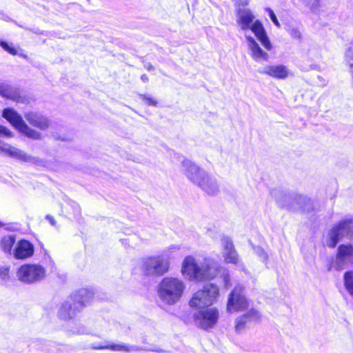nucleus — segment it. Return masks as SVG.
Segmentation results:
<instances>
[{
	"label": "nucleus",
	"instance_id": "f3484780",
	"mask_svg": "<svg viewBox=\"0 0 353 353\" xmlns=\"http://www.w3.org/2000/svg\"><path fill=\"white\" fill-rule=\"evenodd\" d=\"M221 245L223 246L222 254L225 262L239 265L240 263L239 255L231 239L228 237H223L221 239Z\"/></svg>",
	"mask_w": 353,
	"mask_h": 353
},
{
	"label": "nucleus",
	"instance_id": "39448f33",
	"mask_svg": "<svg viewBox=\"0 0 353 353\" xmlns=\"http://www.w3.org/2000/svg\"><path fill=\"white\" fill-rule=\"evenodd\" d=\"M93 297V292L88 289H81L68 298L61 305L59 316L63 320L72 319L80 309L88 304Z\"/></svg>",
	"mask_w": 353,
	"mask_h": 353
},
{
	"label": "nucleus",
	"instance_id": "412c9836",
	"mask_svg": "<svg viewBox=\"0 0 353 353\" xmlns=\"http://www.w3.org/2000/svg\"><path fill=\"white\" fill-rule=\"evenodd\" d=\"M28 123L41 130H46L50 126V121L43 115L34 112H29L24 114Z\"/></svg>",
	"mask_w": 353,
	"mask_h": 353
},
{
	"label": "nucleus",
	"instance_id": "5701e85b",
	"mask_svg": "<svg viewBox=\"0 0 353 353\" xmlns=\"http://www.w3.org/2000/svg\"><path fill=\"white\" fill-rule=\"evenodd\" d=\"M95 350H103V349H109L113 351H121V352H131L136 350L137 349L133 346H128L125 344L119 343V344H109L105 345H93L92 347Z\"/></svg>",
	"mask_w": 353,
	"mask_h": 353
},
{
	"label": "nucleus",
	"instance_id": "72a5a7b5",
	"mask_svg": "<svg viewBox=\"0 0 353 353\" xmlns=\"http://www.w3.org/2000/svg\"><path fill=\"white\" fill-rule=\"evenodd\" d=\"M46 219L50 222V223L52 225L56 226V221L53 216L48 214V215H46Z\"/></svg>",
	"mask_w": 353,
	"mask_h": 353
},
{
	"label": "nucleus",
	"instance_id": "bb28decb",
	"mask_svg": "<svg viewBox=\"0 0 353 353\" xmlns=\"http://www.w3.org/2000/svg\"><path fill=\"white\" fill-rule=\"evenodd\" d=\"M222 272V277H223V282H224V286L225 288H228L231 286V282H230V276H229V274L228 272V270H225L224 268L220 267L219 265H218V271H217V274H216V276Z\"/></svg>",
	"mask_w": 353,
	"mask_h": 353
},
{
	"label": "nucleus",
	"instance_id": "7ed1b4c3",
	"mask_svg": "<svg viewBox=\"0 0 353 353\" xmlns=\"http://www.w3.org/2000/svg\"><path fill=\"white\" fill-rule=\"evenodd\" d=\"M177 245H171L164 250L161 255L142 258L139 263V268L143 275L159 276L166 273L170 268V255L174 250H179Z\"/></svg>",
	"mask_w": 353,
	"mask_h": 353
},
{
	"label": "nucleus",
	"instance_id": "4c0bfd02",
	"mask_svg": "<svg viewBox=\"0 0 353 353\" xmlns=\"http://www.w3.org/2000/svg\"><path fill=\"white\" fill-rule=\"evenodd\" d=\"M248 3H249V0H243V1H242V3H243V5L246 6V5H248Z\"/></svg>",
	"mask_w": 353,
	"mask_h": 353
},
{
	"label": "nucleus",
	"instance_id": "b1692460",
	"mask_svg": "<svg viewBox=\"0 0 353 353\" xmlns=\"http://www.w3.org/2000/svg\"><path fill=\"white\" fill-rule=\"evenodd\" d=\"M14 242H15V236H14V235L5 236L1 239V247L5 252L10 254L12 252V246H13Z\"/></svg>",
	"mask_w": 353,
	"mask_h": 353
},
{
	"label": "nucleus",
	"instance_id": "f03ea898",
	"mask_svg": "<svg viewBox=\"0 0 353 353\" xmlns=\"http://www.w3.org/2000/svg\"><path fill=\"white\" fill-rule=\"evenodd\" d=\"M218 263L211 259H205L199 265L192 256H187L183 261L182 274L190 281H202L216 276Z\"/></svg>",
	"mask_w": 353,
	"mask_h": 353
},
{
	"label": "nucleus",
	"instance_id": "20e7f679",
	"mask_svg": "<svg viewBox=\"0 0 353 353\" xmlns=\"http://www.w3.org/2000/svg\"><path fill=\"white\" fill-rule=\"evenodd\" d=\"M185 290V284L181 279L164 277L158 285V296L160 300L168 305H172L180 301Z\"/></svg>",
	"mask_w": 353,
	"mask_h": 353
},
{
	"label": "nucleus",
	"instance_id": "ea45409f",
	"mask_svg": "<svg viewBox=\"0 0 353 353\" xmlns=\"http://www.w3.org/2000/svg\"><path fill=\"white\" fill-rule=\"evenodd\" d=\"M88 1H89L90 0H88Z\"/></svg>",
	"mask_w": 353,
	"mask_h": 353
},
{
	"label": "nucleus",
	"instance_id": "4be33fe9",
	"mask_svg": "<svg viewBox=\"0 0 353 353\" xmlns=\"http://www.w3.org/2000/svg\"><path fill=\"white\" fill-rule=\"evenodd\" d=\"M197 185L208 194L214 195L219 191L217 181L209 174H207Z\"/></svg>",
	"mask_w": 353,
	"mask_h": 353
},
{
	"label": "nucleus",
	"instance_id": "dca6fc26",
	"mask_svg": "<svg viewBox=\"0 0 353 353\" xmlns=\"http://www.w3.org/2000/svg\"><path fill=\"white\" fill-rule=\"evenodd\" d=\"M259 72L276 79H285L292 75L290 70L282 64L268 65L259 70Z\"/></svg>",
	"mask_w": 353,
	"mask_h": 353
},
{
	"label": "nucleus",
	"instance_id": "1a4fd4ad",
	"mask_svg": "<svg viewBox=\"0 0 353 353\" xmlns=\"http://www.w3.org/2000/svg\"><path fill=\"white\" fill-rule=\"evenodd\" d=\"M352 233V221L351 219L342 221L330 230L325 239V244L328 247L334 248L341 238Z\"/></svg>",
	"mask_w": 353,
	"mask_h": 353
},
{
	"label": "nucleus",
	"instance_id": "393cba45",
	"mask_svg": "<svg viewBox=\"0 0 353 353\" xmlns=\"http://www.w3.org/2000/svg\"><path fill=\"white\" fill-rule=\"evenodd\" d=\"M238 15L241 22H252L254 19V15L248 9H239Z\"/></svg>",
	"mask_w": 353,
	"mask_h": 353
},
{
	"label": "nucleus",
	"instance_id": "e433bc0d",
	"mask_svg": "<svg viewBox=\"0 0 353 353\" xmlns=\"http://www.w3.org/2000/svg\"><path fill=\"white\" fill-rule=\"evenodd\" d=\"M141 79L144 83H147V82H148V81H149V78H148V77L146 74H143V75H141Z\"/></svg>",
	"mask_w": 353,
	"mask_h": 353
},
{
	"label": "nucleus",
	"instance_id": "58836bf2",
	"mask_svg": "<svg viewBox=\"0 0 353 353\" xmlns=\"http://www.w3.org/2000/svg\"><path fill=\"white\" fill-rule=\"evenodd\" d=\"M276 24L277 25V26H278V27H279V26H280V23H276Z\"/></svg>",
	"mask_w": 353,
	"mask_h": 353
},
{
	"label": "nucleus",
	"instance_id": "6e6552de",
	"mask_svg": "<svg viewBox=\"0 0 353 353\" xmlns=\"http://www.w3.org/2000/svg\"><path fill=\"white\" fill-rule=\"evenodd\" d=\"M0 137H12V132L6 127L0 125ZM0 153H4L11 157L16 158L19 160L36 163L37 159L24 151L10 145L8 143H3L0 141Z\"/></svg>",
	"mask_w": 353,
	"mask_h": 353
},
{
	"label": "nucleus",
	"instance_id": "6ab92c4d",
	"mask_svg": "<svg viewBox=\"0 0 353 353\" xmlns=\"http://www.w3.org/2000/svg\"><path fill=\"white\" fill-rule=\"evenodd\" d=\"M0 95L17 103H24L26 101L19 89L5 82L0 83Z\"/></svg>",
	"mask_w": 353,
	"mask_h": 353
},
{
	"label": "nucleus",
	"instance_id": "9b49d317",
	"mask_svg": "<svg viewBox=\"0 0 353 353\" xmlns=\"http://www.w3.org/2000/svg\"><path fill=\"white\" fill-rule=\"evenodd\" d=\"M249 304L244 294V288L237 285L230 293L227 303V311L229 312L244 310Z\"/></svg>",
	"mask_w": 353,
	"mask_h": 353
},
{
	"label": "nucleus",
	"instance_id": "f8f14e48",
	"mask_svg": "<svg viewBox=\"0 0 353 353\" xmlns=\"http://www.w3.org/2000/svg\"><path fill=\"white\" fill-rule=\"evenodd\" d=\"M284 202H290V205H285L282 199H278L277 203L281 207H287L290 209L301 210L304 212H310L314 209V202L306 196L295 195L294 197L285 195Z\"/></svg>",
	"mask_w": 353,
	"mask_h": 353
},
{
	"label": "nucleus",
	"instance_id": "4468645a",
	"mask_svg": "<svg viewBox=\"0 0 353 353\" xmlns=\"http://www.w3.org/2000/svg\"><path fill=\"white\" fill-rule=\"evenodd\" d=\"M182 172L190 181L196 185H198L208 174L204 170L188 159L182 161Z\"/></svg>",
	"mask_w": 353,
	"mask_h": 353
},
{
	"label": "nucleus",
	"instance_id": "2eb2a0df",
	"mask_svg": "<svg viewBox=\"0 0 353 353\" xmlns=\"http://www.w3.org/2000/svg\"><path fill=\"white\" fill-rule=\"evenodd\" d=\"M353 262V247L351 245H341L338 248L335 262L333 266L336 270H342Z\"/></svg>",
	"mask_w": 353,
	"mask_h": 353
},
{
	"label": "nucleus",
	"instance_id": "c756f323",
	"mask_svg": "<svg viewBox=\"0 0 353 353\" xmlns=\"http://www.w3.org/2000/svg\"><path fill=\"white\" fill-rule=\"evenodd\" d=\"M140 99L143 100L146 104L152 106H157L158 102L148 94H139Z\"/></svg>",
	"mask_w": 353,
	"mask_h": 353
},
{
	"label": "nucleus",
	"instance_id": "f704fd0d",
	"mask_svg": "<svg viewBox=\"0 0 353 353\" xmlns=\"http://www.w3.org/2000/svg\"><path fill=\"white\" fill-rule=\"evenodd\" d=\"M71 332L72 333H77V334H83L84 333L83 329L81 327H78L75 330H71Z\"/></svg>",
	"mask_w": 353,
	"mask_h": 353
},
{
	"label": "nucleus",
	"instance_id": "2f4dec72",
	"mask_svg": "<svg viewBox=\"0 0 353 353\" xmlns=\"http://www.w3.org/2000/svg\"><path fill=\"white\" fill-rule=\"evenodd\" d=\"M311 9H316L320 5V0H304Z\"/></svg>",
	"mask_w": 353,
	"mask_h": 353
},
{
	"label": "nucleus",
	"instance_id": "a878e982",
	"mask_svg": "<svg viewBox=\"0 0 353 353\" xmlns=\"http://www.w3.org/2000/svg\"><path fill=\"white\" fill-rule=\"evenodd\" d=\"M345 286L349 293L353 295V271L346 272L344 274Z\"/></svg>",
	"mask_w": 353,
	"mask_h": 353
},
{
	"label": "nucleus",
	"instance_id": "0eeeda50",
	"mask_svg": "<svg viewBox=\"0 0 353 353\" xmlns=\"http://www.w3.org/2000/svg\"><path fill=\"white\" fill-rule=\"evenodd\" d=\"M2 117L26 137L34 140L41 139V133L30 128L23 121L22 117L14 109L11 108H5L3 110Z\"/></svg>",
	"mask_w": 353,
	"mask_h": 353
},
{
	"label": "nucleus",
	"instance_id": "ddd939ff",
	"mask_svg": "<svg viewBox=\"0 0 353 353\" xmlns=\"http://www.w3.org/2000/svg\"><path fill=\"white\" fill-rule=\"evenodd\" d=\"M194 317L201 328L208 330L213 327L217 323L219 312L216 307H210L199 310L194 314Z\"/></svg>",
	"mask_w": 353,
	"mask_h": 353
},
{
	"label": "nucleus",
	"instance_id": "7c9ffc66",
	"mask_svg": "<svg viewBox=\"0 0 353 353\" xmlns=\"http://www.w3.org/2000/svg\"><path fill=\"white\" fill-rule=\"evenodd\" d=\"M288 30L289 31L291 36L294 39H300L301 38V32L296 28H291L290 26L288 28Z\"/></svg>",
	"mask_w": 353,
	"mask_h": 353
},
{
	"label": "nucleus",
	"instance_id": "9d476101",
	"mask_svg": "<svg viewBox=\"0 0 353 353\" xmlns=\"http://www.w3.org/2000/svg\"><path fill=\"white\" fill-rule=\"evenodd\" d=\"M46 276L45 268L37 264H26L21 266L17 272L19 279L26 283L42 280Z\"/></svg>",
	"mask_w": 353,
	"mask_h": 353
},
{
	"label": "nucleus",
	"instance_id": "cd10ccee",
	"mask_svg": "<svg viewBox=\"0 0 353 353\" xmlns=\"http://www.w3.org/2000/svg\"><path fill=\"white\" fill-rule=\"evenodd\" d=\"M254 251L255 254L258 256V257L263 262L266 263L268 261V254L265 252V250L259 247V246H255L253 247Z\"/></svg>",
	"mask_w": 353,
	"mask_h": 353
},
{
	"label": "nucleus",
	"instance_id": "473e14b6",
	"mask_svg": "<svg viewBox=\"0 0 353 353\" xmlns=\"http://www.w3.org/2000/svg\"><path fill=\"white\" fill-rule=\"evenodd\" d=\"M266 12H268L269 17H270L272 22H278L277 18L276 17V14H274V11L270 8H266Z\"/></svg>",
	"mask_w": 353,
	"mask_h": 353
},
{
	"label": "nucleus",
	"instance_id": "f257e3e1",
	"mask_svg": "<svg viewBox=\"0 0 353 353\" xmlns=\"http://www.w3.org/2000/svg\"><path fill=\"white\" fill-rule=\"evenodd\" d=\"M241 29L245 31L250 54L252 59L257 62L268 61L269 59L268 54L260 48L252 37V33H253L266 50H270L272 49V44L267 37L262 23H242Z\"/></svg>",
	"mask_w": 353,
	"mask_h": 353
},
{
	"label": "nucleus",
	"instance_id": "423d86ee",
	"mask_svg": "<svg viewBox=\"0 0 353 353\" xmlns=\"http://www.w3.org/2000/svg\"><path fill=\"white\" fill-rule=\"evenodd\" d=\"M219 288L213 283L203 285L202 289L193 294L189 304L191 307L203 309L216 303L219 296Z\"/></svg>",
	"mask_w": 353,
	"mask_h": 353
},
{
	"label": "nucleus",
	"instance_id": "c85d7f7f",
	"mask_svg": "<svg viewBox=\"0 0 353 353\" xmlns=\"http://www.w3.org/2000/svg\"><path fill=\"white\" fill-rule=\"evenodd\" d=\"M1 47L6 52L12 55H16L17 54V49L15 48L12 44H9L6 41H0Z\"/></svg>",
	"mask_w": 353,
	"mask_h": 353
},
{
	"label": "nucleus",
	"instance_id": "aec40b11",
	"mask_svg": "<svg viewBox=\"0 0 353 353\" xmlns=\"http://www.w3.org/2000/svg\"><path fill=\"white\" fill-rule=\"evenodd\" d=\"M34 254L33 245L26 240H21L16 244L13 250V255L17 259H25Z\"/></svg>",
	"mask_w": 353,
	"mask_h": 353
},
{
	"label": "nucleus",
	"instance_id": "c9c22d12",
	"mask_svg": "<svg viewBox=\"0 0 353 353\" xmlns=\"http://www.w3.org/2000/svg\"><path fill=\"white\" fill-rule=\"evenodd\" d=\"M144 68L148 71H152L154 69L153 65L150 63H145L144 65Z\"/></svg>",
	"mask_w": 353,
	"mask_h": 353
},
{
	"label": "nucleus",
	"instance_id": "a211bd4d",
	"mask_svg": "<svg viewBox=\"0 0 353 353\" xmlns=\"http://www.w3.org/2000/svg\"><path fill=\"white\" fill-rule=\"evenodd\" d=\"M260 314L254 309H251L247 313L237 317L235 320V330L241 332L251 323H255L260 319Z\"/></svg>",
	"mask_w": 353,
	"mask_h": 353
}]
</instances>
